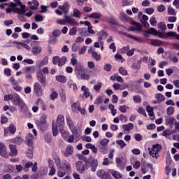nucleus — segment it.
Returning a JSON list of instances; mask_svg holds the SVG:
<instances>
[{
	"mask_svg": "<svg viewBox=\"0 0 179 179\" xmlns=\"http://www.w3.org/2000/svg\"><path fill=\"white\" fill-rule=\"evenodd\" d=\"M65 125V117L64 115H59L57 118V122L55 124L52 122V131L53 136H57L58 135V130L63 129Z\"/></svg>",
	"mask_w": 179,
	"mask_h": 179,
	"instance_id": "nucleus-1",
	"label": "nucleus"
},
{
	"mask_svg": "<svg viewBox=\"0 0 179 179\" xmlns=\"http://www.w3.org/2000/svg\"><path fill=\"white\" fill-rule=\"evenodd\" d=\"M36 127L38 129L41 131H45L47 128V115L43 114L39 120L36 121Z\"/></svg>",
	"mask_w": 179,
	"mask_h": 179,
	"instance_id": "nucleus-2",
	"label": "nucleus"
},
{
	"mask_svg": "<svg viewBox=\"0 0 179 179\" xmlns=\"http://www.w3.org/2000/svg\"><path fill=\"white\" fill-rule=\"evenodd\" d=\"M87 169L89 170L91 167V171L96 173L97 167H99V161L94 158V157H90L87 161Z\"/></svg>",
	"mask_w": 179,
	"mask_h": 179,
	"instance_id": "nucleus-3",
	"label": "nucleus"
},
{
	"mask_svg": "<svg viewBox=\"0 0 179 179\" xmlns=\"http://www.w3.org/2000/svg\"><path fill=\"white\" fill-rule=\"evenodd\" d=\"M148 150H149V155H150L152 157H155L156 158V159H157L159 157L158 156L159 152L162 150V145L159 143L153 145L152 149L150 150V148H148Z\"/></svg>",
	"mask_w": 179,
	"mask_h": 179,
	"instance_id": "nucleus-4",
	"label": "nucleus"
},
{
	"mask_svg": "<svg viewBox=\"0 0 179 179\" xmlns=\"http://www.w3.org/2000/svg\"><path fill=\"white\" fill-rule=\"evenodd\" d=\"M76 168L80 174H85V171L87 170V164H83L82 161H78L76 163Z\"/></svg>",
	"mask_w": 179,
	"mask_h": 179,
	"instance_id": "nucleus-5",
	"label": "nucleus"
},
{
	"mask_svg": "<svg viewBox=\"0 0 179 179\" xmlns=\"http://www.w3.org/2000/svg\"><path fill=\"white\" fill-rule=\"evenodd\" d=\"M96 176L101 179H113L110 173L106 172L104 170H98L96 171Z\"/></svg>",
	"mask_w": 179,
	"mask_h": 179,
	"instance_id": "nucleus-6",
	"label": "nucleus"
},
{
	"mask_svg": "<svg viewBox=\"0 0 179 179\" xmlns=\"http://www.w3.org/2000/svg\"><path fill=\"white\" fill-rule=\"evenodd\" d=\"M36 78H37L38 82L41 83L43 87H45V85H47V83H46L47 76L40 71L36 73Z\"/></svg>",
	"mask_w": 179,
	"mask_h": 179,
	"instance_id": "nucleus-7",
	"label": "nucleus"
},
{
	"mask_svg": "<svg viewBox=\"0 0 179 179\" xmlns=\"http://www.w3.org/2000/svg\"><path fill=\"white\" fill-rule=\"evenodd\" d=\"M34 92L36 93L37 97H41L43 96V88L39 83H35L34 85Z\"/></svg>",
	"mask_w": 179,
	"mask_h": 179,
	"instance_id": "nucleus-8",
	"label": "nucleus"
},
{
	"mask_svg": "<svg viewBox=\"0 0 179 179\" xmlns=\"http://www.w3.org/2000/svg\"><path fill=\"white\" fill-rule=\"evenodd\" d=\"M11 101H12L13 104H14V106H19L20 104L23 103L24 101H23V99H22V98L20 97V96H19V94H13V98L11 99Z\"/></svg>",
	"mask_w": 179,
	"mask_h": 179,
	"instance_id": "nucleus-9",
	"label": "nucleus"
},
{
	"mask_svg": "<svg viewBox=\"0 0 179 179\" xmlns=\"http://www.w3.org/2000/svg\"><path fill=\"white\" fill-rule=\"evenodd\" d=\"M150 169L151 171H153V164L149 163H143L141 164V173L146 174V172Z\"/></svg>",
	"mask_w": 179,
	"mask_h": 179,
	"instance_id": "nucleus-10",
	"label": "nucleus"
},
{
	"mask_svg": "<svg viewBox=\"0 0 179 179\" xmlns=\"http://www.w3.org/2000/svg\"><path fill=\"white\" fill-rule=\"evenodd\" d=\"M0 156L1 157H8V151H6V146L3 143H0Z\"/></svg>",
	"mask_w": 179,
	"mask_h": 179,
	"instance_id": "nucleus-11",
	"label": "nucleus"
},
{
	"mask_svg": "<svg viewBox=\"0 0 179 179\" xmlns=\"http://www.w3.org/2000/svg\"><path fill=\"white\" fill-rule=\"evenodd\" d=\"M33 134L28 133L25 138V142L29 147H33Z\"/></svg>",
	"mask_w": 179,
	"mask_h": 179,
	"instance_id": "nucleus-12",
	"label": "nucleus"
},
{
	"mask_svg": "<svg viewBox=\"0 0 179 179\" xmlns=\"http://www.w3.org/2000/svg\"><path fill=\"white\" fill-rule=\"evenodd\" d=\"M97 36H99L98 37V41L99 43H100V44H101L103 43L101 40H103V38H107L108 35L106 32H105L103 30H101V31L98 32Z\"/></svg>",
	"mask_w": 179,
	"mask_h": 179,
	"instance_id": "nucleus-13",
	"label": "nucleus"
},
{
	"mask_svg": "<svg viewBox=\"0 0 179 179\" xmlns=\"http://www.w3.org/2000/svg\"><path fill=\"white\" fill-rule=\"evenodd\" d=\"M9 149L10 152H9L10 156H17V149L16 145L10 144L9 145Z\"/></svg>",
	"mask_w": 179,
	"mask_h": 179,
	"instance_id": "nucleus-14",
	"label": "nucleus"
},
{
	"mask_svg": "<svg viewBox=\"0 0 179 179\" xmlns=\"http://www.w3.org/2000/svg\"><path fill=\"white\" fill-rule=\"evenodd\" d=\"M72 153H73V147L72 145L67 146L64 152L65 157H69Z\"/></svg>",
	"mask_w": 179,
	"mask_h": 179,
	"instance_id": "nucleus-15",
	"label": "nucleus"
},
{
	"mask_svg": "<svg viewBox=\"0 0 179 179\" xmlns=\"http://www.w3.org/2000/svg\"><path fill=\"white\" fill-rule=\"evenodd\" d=\"M20 110L21 113H23V114H26L29 111V108H27V105H26V103L24 101L19 105Z\"/></svg>",
	"mask_w": 179,
	"mask_h": 179,
	"instance_id": "nucleus-16",
	"label": "nucleus"
},
{
	"mask_svg": "<svg viewBox=\"0 0 179 179\" xmlns=\"http://www.w3.org/2000/svg\"><path fill=\"white\" fill-rule=\"evenodd\" d=\"M150 44L151 45H155V47H160L163 45V41L157 39H150Z\"/></svg>",
	"mask_w": 179,
	"mask_h": 179,
	"instance_id": "nucleus-17",
	"label": "nucleus"
},
{
	"mask_svg": "<svg viewBox=\"0 0 179 179\" xmlns=\"http://www.w3.org/2000/svg\"><path fill=\"white\" fill-rule=\"evenodd\" d=\"M80 79L83 80H89L90 79V76L89 73L85 72V71H83L82 72H80V74H78Z\"/></svg>",
	"mask_w": 179,
	"mask_h": 179,
	"instance_id": "nucleus-18",
	"label": "nucleus"
},
{
	"mask_svg": "<svg viewBox=\"0 0 179 179\" xmlns=\"http://www.w3.org/2000/svg\"><path fill=\"white\" fill-rule=\"evenodd\" d=\"M56 80L60 83H66V77L62 75H58L55 76Z\"/></svg>",
	"mask_w": 179,
	"mask_h": 179,
	"instance_id": "nucleus-19",
	"label": "nucleus"
},
{
	"mask_svg": "<svg viewBox=\"0 0 179 179\" xmlns=\"http://www.w3.org/2000/svg\"><path fill=\"white\" fill-rule=\"evenodd\" d=\"M78 32L80 35L83 37H87L89 36V32L87 31V29L86 28H80L78 29Z\"/></svg>",
	"mask_w": 179,
	"mask_h": 179,
	"instance_id": "nucleus-20",
	"label": "nucleus"
},
{
	"mask_svg": "<svg viewBox=\"0 0 179 179\" xmlns=\"http://www.w3.org/2000/svg\"><path fill=\"white\" fill-rule=\"evenodd\" d=\"M176 122V118L173 117H168L165 120V124L166 125H173Z\"/></svg>",
	"mask_w": 179,
	"mask_h": 179,
	"instance_id": "nucleus-21",
	"label": "nucleus"
},
{
	"mask_svg": "<svg viewBox=\"0 0 179 179\" xmlns=\"http://www.w3.org/2000/svg\"><path fill=\"white\" fill-rule=\"evenodd\" d=\"M13 143H15V145H20L23 142V138L20 136H17L11 140Z\"/></svg>",
	"mask_w": 179,
	"mask_h": 179,
	"instance_id": "nucleus-22",
	"label": "nucleus"
},
{
	"mask_svg": "<svg viewBox=\"0 0 179 179\" xmlns=\"http://www.w3.org/2000/svg\"><path fill=\"white\" fill-rule=\"evenodd\" d=\"M31 52L34 55H38L41 52V47L35 46L31 49Z\"/></svg>",
	"mask_w": 179,
	"mask_h": 179,
	"instance_id": "nucleus-23",
	"label": "nucleus"
},
{
	"mask_svg": "<svg viewBox=\"0 0 179 179\" xmlns=\"http://www.w3.org/2000/svg\"><path fill=\"white\" fill-rule=\"evenodd\" d=\"M59 131L62 138H64V139L66 140V139H68V138H69V132L65 131V129H60Z\"/></svg>",
	"mask_w": 179,
	"mask_h": 179,
	"instance_id": "nucleus-24",
	"label": "nucleus"
},
{
	"mask_svg": "<svg viewBox=\"0 0 179 179\" xmlns=\"http://www.w3.org/2000/svg\"><path fill=\"white\" fill-rule=\"evenodd\" d=\"M131 68L135 71H139L141 69V62L136 61L131 64Z\"/></svg>",
	"mask_w": 179,
	"mask_h": 179,
	"instance_id": "nucleus-25",
	"label": "nucleus"
},
{
	"mask_svg": "<svg viewBox=\"0 0 179 179\" xmlns=\"http://www.w3.org/2000/svg\"><path fill=\"white\" fill-rule=\"evenodd\" d=\"M81 15H82V13L78 8H74L73 10V17H76L77 19H80Z\"/></svg>",
	"mask_w": 179,
	"mask_h": 179,
	"instance_id": "nucleus-26",
	"label": "nucleus"
},
{
	"mask_svg": "<svg viewBox=\"0 0 179 179\" xmlns=\"http://www.w3.org/2000/svg\"><path fill=\"white\" fill-rule=\"evenodd\" d=\"M111 175L115 179L122 178V175L117 171L112 170Z\"/></svg>",
	"mask_w": 179,
	"mask_h": 179,
	"instance_id": "nucleus-27",
	"label": "nucleus"
},
{
	"mask_svg": "<svg viewBox=\"0 0 179 179\" xmlns=\"http://www.w3.org/2000/svg\"><path fill=\"white\" fill-rule=\"evenodd\" d=\"M59 94L61 97L62 101H65V100H66V95L65 94V90L62 88H61L59 90Z\"/></svg>",
	"mask_w": 179,
	"mask_h": 179,
	"instance_id": "nucleus-28",
	"label": "nucleus"
},
{
	"mask_svg": "<svg viewBox=\"0 0 179 179\" xmlns=\"http://www.w3.org/2000/svg\"><path fill=\"white\" fill-rule=\"evenodd\" d=\"M26 156L28 159L33 158V147H29L26 151Z\"/></svg>",
	"mask_w": 179,
	"mask_h": 179,
	"instance_id": "nucleus-29",
	"label": "nucleus"
},
{
	"mask_svg": "<svg viewBox=\"0 0 179 179\" xmlns=\"http://www.w3.org/2000/svg\"><path fill=\"white\" fill-rule=\"evenodd\" d=\"M66 120L67 125L70 129L75 127V124H73V121H72V119L70 117H67Z\"/></svg>",
	"mask_w": 179,
	"mask_h": 179,
	"instance_id": "nucleus-30",
	"label": "nucleus"
},
{
	"mask_svg": "<svg viewBox=\"0 0 179 179\" xmlns=\"http://www.w3.org/2000/svg\"><path fill=\"white\" fill-rule=\"evenodd\" d=\"M99 152L101 153V155H107L108 152V146L99 145Z\"/></svg>",
	"mask_w": 179,
	"mask_h": 179,
	"instance_id": "nucleus-31",
	"label": "nucleus"
},
{
	"mask_svg": "<svg viewBox=\"0 0 179 179\" xmlns=\"http://www.w3.org/2000/svg\"><path fill=\"white\" fill-rule=\"evenodd\" d=\"M12 44H21V47H23L26 50H28V51L30 50L29 46L23 42H19L17 41H13Z\"/></svg>",
	"mask_w": 179,
	"mask_h": 179,
	"instance_id": "nucleus-32",
	"label": "nucleus"
},
{
	"mask_svg": "<svg viewBox=\"0 0 179 179\" xmlns=\"http://www.w3.org/2000/svg\"><path fill=\"white\" fill-rule=\"evenodd\" d=\"M101 17V13H93L89 15L90 19H100Z\"/></svg>",
	"mask_w": 179,
	"mask_h": 179,
	"instance_id": "nucleus-33",
	"label": "nucleus"
},
{
	"mask_svg": "<svg viewBox=\"0 0 179 179\" xmlns=\"http://www.w3.org/2000/svg\"><path fill=\"white\" fill-rule=\"evenodd\" d=\"M122 128L124 129V131H131V129H134V124L129 123L127 124H123Z\"/></svg>",
	"mask_w": 179,
	"mask_h": 179,
	"instance_id": "nucleus-34",
	"label": "nucleus"
},
{
	"mask_svg": "<svg viewBox=\"0 0 179 179\" xmlns=\"http://www.w3.org/2000/svg\"><path fill=\"white\" fill-rule=\"evenodd\" d=\"M155 99L159 101V103H162V101H164L166 100V97L162 94H157L155 95Z\"/></svg>",
	"mask_w": 179,
	"mask_h": 179,
	"instance_id": "nucleus-35",
	"label": "nucleus"
},
{
	"mask_svg": "<svg viewBox=\"0 0 179 179\" xmlns=\"http://www.w3.org/2000/svg\"><path fill=\"white\" fill-rule=\"evenodd\" d=\"M157 27L162 31H166L167 30V26H166V23L164 22H161L157 24Z\"/></svg>",
	"mask_w": 179,
	"mask_h": 179,
	"instance_id": "nucleus-36",
	"label": "nucleus"
},
{
	"mask_svg": "<svg viewBox=\"0 0 179 179\" xmlns=\"http://www.w3.org/2000/svg\"><path fill=\"white\" fill-rule=\"evenodd\" d=\"M120 19L122 22H128L129 20V16L125 13H120Z\"/></svg>",
	"mask_w": 179,
	"mask_h": 179,
	"instance_id": "nucleus-37",
	"label": "nucleus"
},
{
	"mask_svg": "<svg viewBox=\"0 0 179 179\" xmlns=\"http://www.w3.org/2000/svg\"><path fill=\"white\" fill-rule=\"evenodd\" d=\"M80 48V45L79 43H73L72 45L71 50L73 52H78Z\"/></svg>",
	"mask_w": 179,
	"mask_h": 179,
	"instance_id": "nucleus-38",
	"label": "nucleus"
},
{
	"mask_svg": "<svg viewBox=\"0 0 179 179\" xmlns=\"http://www.w3.org/2000/svg\"><path fill=\"white\" fill-rule=\"evenodd\" d=\"M134 3V0H124L122 1V6H131Z\"/></svg>",
	"mask_w": 179,
	"mask_h": 179,
	"instance_id": "nucleus-39",
	"label": "nucleus"
},
{
	"mask_svg": "<svg viewBox=\"0 0 179 179\" xmlns=\"http://www.w3.org/2000/svg\"><path fill=\"white\" fill-rule=\"evenodd\" d=\"M67 58L65 56H63L61 59L59 60V66H64L65 64H66Z\"/></svg>",
	"mask_w": 179,
	"mask_h": 179,
	"instance_id": "nucleus-40",
	"label": "nucleus"
},
{
	"mask_svg": "<svg viewBox=\"0 0 179 179\" xmlns=\"http://www.w3.org/2000/svg\"><path fill=\"white\" fill-rule=\"evenodd\" d=\"M133 101L136 104H139L140 103H142V97L139 95H136L133 96Z\"/></svg>",
	"mask_w": 179,
	"mask_h": 179,
	"instance_id": "nucleus-41",
	"label": "nucleus"
},
{
	"mask_svg": "<svg viewBox=\"0 0 179 179\" xmlns=\"http://www.w3.org/2000/svg\"><path fill=\"white\" fill-rule=\"evenodd\" d=\"M174 111H176V110L173 106H169L166 108L167 115H173V114H174Z\"/></svg>",
	"mask_w": 179,
	"mask_h": 179,
	"instance_id": "nucleus-42",
	"label": "nucleus"
},
{
	"mask_svg": "<svg viewBox=\"0 0 179 179\" xmlns=\"http://www.w3.org/2000/svg\"><path fill=\"white\" fill-rule=\"evenodd\" d=\"M148 34H152L153 36H157L158 31L155 28H150L148 31H145Z\"/></svg>",
	"mask_w": 179,
	"mask_h": 179,
	"instance_id": "nucleus-43",
	"label": "nucleus"
},
{
	"mask_svg": "<svg viewBox=\"0 0 179 179\" xmlns=\"http://www.w3.org/2000/svg\"><path fill=\"white\" fill-rule=\"evenodd\" d=\"M117 145H119L120 146V149H124L125 146H127V143L123 140H117L116 141Z\"/></svg>",
	"mask_w": 179,
	"mask_h": 179,
	"instance_id": "nucleus-44",
	"label": "nucleus"
},
{
	"mask_svg": "<svg viewBox=\"0 0 179 179\" xmlns=\"http://www.w3.org/2000/svg\"><path fill=\"white\" fill-rule=\"evenodd\" d=\"M70 131H71L72 134H73L76 136V138H79L80 136V134H79V131H78V129L76 127H73L70 129Z\"/></svg>",
	"mask_w": 179,
	"mask_h": 179,
	"instance_id": "nucleus-45",
	"label": "nucleus"
},
{
	"mask_svg": "<svg viewBox=\"0 0 179 179\" xmlns=\"http://www.w3.org/2000/svg\"><path fill=\"white\" fill-rule=\"evenodd\" d=\"M92 58H94V59L96 61H100V59H101V57L100 56V55H99L96 52H92Z\"/></svg>",
	"mask_w": 179,
	"mask_h": 179,
	"instance_id": "nucleus-46",
	"label": "nucleus"
},
{
	"mask_svg": "<svg viewBox=\"0 0 179 179\" xmlns=\"http://www.w3.org/2000/svg\"><path fill=\"white\" fill-rule=\"evenodd\" d=\"M167 36H169V37H176V40H179V34L176 32H173V31L167 32Z\"/></svg>",
	"mask_w": 179,
	"mask_h": 179,
	"instance_id": "nucleus-47",
	"label": "nucleus"
},
{
	"mask_svg": "<svg viewBox=\"0 0 179 179\" xmlns=\"http://www.w3.org/2000/svg\"><path fill=\"white\" fill-rule=\"evenodd\" d=\"M7 128L13 135L16 132V127L13 124H10L9 127Z\"/></svg>",
	"mask_w": 179,
	"mask_h": 179,
	"instance_id": "nucleus-48",
	"label": "nucleus"
},
{
	"mask_svg": "<svg viewBox=\"0 0 179 179\" xmlns=\"http://www.w3.org/2000/svg\"><path fill=\"white\" fill-rule=\"evenodd\" d=\"M158 37H159V38H169V37H170V36L167 35V33H163V32H159L157 35Z\"/></svg>",
	"mask_w": 179,
	"mask_h": 179,
	"instance_id": "nucleus-49",
	"label": "nucleus"
},
{
	"mask_svg": "<svg viewBox=\"0 0 179 179\" xmlns=\"http://www.w3.org/2000/svg\"><path fill=\"white\" fill-rule=\"evenodd\" d=\"M168 15H172V16H176L177 13H176V10L173 8V7H169Z\"/></svg>",
	"mask_w": 179,
	"mask_h": 179,
	"instance_id": "nucleus-50",
	"label": "nucleus"
},
{
	"mask_svg": "<svg viewBox=\"0 0 179 179\" xmlns=\"http://www.w3.org/2000/svg\"><path fill=\"white\" fill-rule=\"evenodd\" d=\"M110 142V140L107 138H103L100 141V145L99 146H108V143Z\"/></svg>",
	"mask_w": 179,
	"mask_h": 179,
	"instance_id": "nucleus-51",
	"label": "nucleus"
},
{
	"mask_svg": "<svg viewBox=\"0 0 179 179\" xmlns=\"http://www.w3.org/2000/svg\"><path fill=\"white\" fill-rule=\"evenodd\" d=\"M80 108V104L78 102L74 103L71 106V108L73 111H76V110H78Z\"/></svg>",
	"mask_w": 179,
	"mask_h": 179,
	"instance_id": "nucleus-52",
	"label": "nucleus"
},
{
	"mask_svg": "<svg viewBox=\"0 0 179 179\" xmlns=\"http://www.w3.org/2000/svg\"><path fill=\"white\" fill-rule=\"evenodd\" d=\"M127 37H129V38H132L133 40H135V41H137V43H143V41L141 40L139 38H136L132 35L127 34Z\"/></svg>",
	"mask_w": 179,
	"mask_h": 179,
	"instance_id": "nucleus-53",
	"label": "nucleus"
},
{
	"mask_svg": "<svg viewBox=\"0 0 179 179\" xmlns=\"http://www.w3.org/2000/svg\"><path fill=\"white\" fill-rule=\"evenodd\" d=\"M115 58L117 61H120V62H124V61H125V59H124L122 57V55H120V53H117L115 55Z\"/></svg>",
	"mask_w": 179,
	"mask_h": 179,
	"instance_id": "nucleus-54",
	"label": "nucleus"
},
{
	"mask_svg": "<svg viewBox=\"0 0 179 179\" xmlns=\"http://www.w3.org/2000/svg\"><path fill=\"white\" fill-rule=\"evenodd\" d=\"M78 33V28L76 27H73L69 30V34L70 36H75Z\"/></svg>",
	"mask_w": 179,
	"mask_h": 179,
	"instance_id": "nucleus-55",
	"label": "nucleus"
},
{
	"mask_svg": "<svg viewBox=\"0 0 179 179\" xmlns=\"http://www.w3.org/2000/svg\"><path fill=\"white\" fill-rule=\"evenodd\" d=\"M173 132L171 129H166L162 132V136H170Z\"/></svg>",
	"mask_w": 179,
	"mask_h": 179,
	"instance_id": "nucleus-56",
	"label": "nucleus"
},
{
	"mask_svg": "<svg viewBox=\"0 0 179 179\" xmlns=\"http://www.w3.org/2000/svg\"><path fill=\"white\" fill-rule=\"evenodd\" d=\"M119 73H120L121 75H123L124 76H126V75H128V71L124 67H120L119 68Z\"/></svg>",
	"mask_w": 179,
	"mask_h": 179,
	"instance_id": "nucleus-57",
	"label": "nucleus"
},
{
	"mask_svg": "<svg viewBox=\"0 0 179 179\" xmlns=\"http://www.w3.org/2000/svg\"><path fill=\"white\" fill-rule=\"evenodd\" d=\"M113 66L110 64H106L103 66L104 71H106V72H110Z\"/></svg>",
	"mask_w": 179,
	"mask_h": 179,
	"instance_id": "nucleus-58",
	"label": "nucleus"
},
{
	"mask_svg": "<svg viewBox=\"0 0 179 179\" xmlns=\"http://www.w3.org/2000/svg\"><path fill=\"white\" fill-rule=\"evenodd\" d=\"M108 23L110 24H115V17L114 16H110L108 20H107Z\"/></svg>",
	"mask_w": 179,
	"mask_h": 179,
	"instance_id": "nucleus-59",
	"label": "nucleus"
},
{
	"mask_svg": "<svg viewBox=\"0 0 179 179\" xmlns=\"http://www.w3.org/2000/svg\"><path fill=\"white\" fill-rule=\"evenodd\" d=\"M102 86H103V84L101 83H99L98 84L95 85L94 86V89L95 92H100V89H101Z\"/></svg>",
	"mask_w": 179,
	"mask_h": 179,
	"instance_id": "nucleus-60",
	"label": "nucleus"
},
{
	"mask_svg": "<svg viewBox=\"0 0 179 179\" xmlns=\"http://www.w3.org/2000/svg\"><path fill=\"white\" fill-rule=\"evenodd\" d=\"M33 166V162H29L27 164H25V166L24 168V171H29V169Z\"/></svg>",
	"mask_w": 179,
	"mask_h": 179,
	"instance_id": "nucleus-61",
	"label": "nucleus"
},
{
	"mask_svg": "<svg viewBox=\"0 0 179 179\" xmlns=\"http://www.w3.org/2000/svg\"><path fill=\"white\" fill-rule=\"evenodd\" d=\"M138 114H142V115H144V117H147L146 111L143 108V107H140L138 110Z\"/></svg>",
	"mask_w": 179,
	"mask_h": 179,
	"instance_id": "nucleus-62",
	"label": "nucleus"
},
{
	"mask_svg": "<svg viewBox=\"0 0 179 179\" xmlns=\"http://www.w3.org/2000/svg\"><path fill=\"white\" fill-rule=\"evenodd\" d=\"M44 20V17L43 15H36L35 16V22H43Z\"/></svg>",
	"mask_w": 179,
	"mask_h": 179,
	"instance_id": "nucleus-63",
	"label": "nucleus"
},
{
	"mask_svg": "<svg viewBox=\"0 0 179 179\" xmlns=\"http://www.w3.org/2000/svg\"><path fill=\"white\" fill-rule=\"evenodd\" d=\"M150 23L151 26H156V24H157V21H156V17H152L150 19Z\"/></svg>",
	"mask_w": 179,
	"mask_h": 179,
	"instance_id": "nucleus-64",
	"label": "nucleus"
}]
</instances>
